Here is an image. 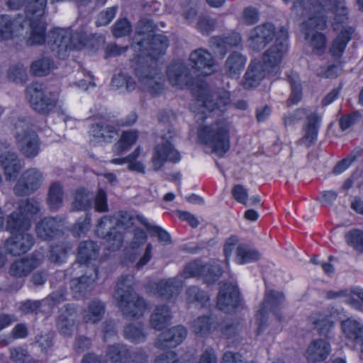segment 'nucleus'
<instances>
[{
  "instance_id": "obj_1",
  "label": "nucleus",
  "mask_w": 363,
  "mask_h": 363,
  "mask_svg": "<svg viewBox=\"0 0 363 363\" xmlns=\"http://www.w3.org/2000/svg\"><path fill=\"white\" fill-rule=\"evenodd\" d=\"M309 11L312 16L301 24L305 38L317 55H322L326 46L325 36L316 30L326 28L327 21L324 12H330L335 23H342L347 20V9L344 0H308Z\"/></svg>"
},
{
  "instance_id": "obj_2",
  "label": "nucleus",
  "mask_w": 363,
  "mask_h": 363,
  "mask_svg": "<svg viewBox=\"0 0 363 363\" xmlns=\"http://www.w3.org/2000/svg\"><path fill=\"white\" fill-rule=\"evenodd\" d=\"M135 277L131 274L122 275L118 280L113 295L123 315L127 318H139L146 309V302L134 290Z\"/></svg>"
},
{
  "instance_id": "obj_3",
  "label": "nucleus",
  "mask_w": 363,
  "mask_h": 363,
  "mask_svg": "<svg viewBox=\"0 0 363 363\" xmlns=\"http://www.w3.org/2000/svg\"><path fill=\"white\" fill-rule=\"evenodd\" d=\"M229 125L225 121H218L209 125L201 127L199 138L212 149V152L223 155L230 148Z\"/></svg>"
},
{
  "instance_id": "obj_4",
  "label": "nucleus",
  "mask_w": 363,
  "mask_h": 363,
  "mask_svg": "<svg viewBox=\"0 0 363 363\" xmlns=\"http://www.w3.org/2000/svg\"><path fill=\"white\" fill-rule=\"evenodd\" d=\"M148 59L150 60L149 63H146L143 58L136 59L134 70L140 87L152 95H158L163 90L164 79L157 69L156 60Z\"/></svg>"
},
{
  "instance_id": "obj_5",
  "label": "nucleus",
  "mask_w": 363,
  "mask_h": 363,
  "mask_svg": "<svg viewBox=\"0 0 363 363\" xmlns=\"http://www.w3.org/2000/svg\"><path fill=\"white\" fill-rule=\"evenodd\" d=\"M15 128L16 144L20 152L27 158L36 157L40 145L37 133L23 120L15 124Z\"/></svg>"
},
{
  "instance_id": "obj_6",
  "label": "nucleus",
  "mask_w": 363,
  "mask_h": 363,
  "mask_svg": "<svg viewBox=\"0 0 363 363\" xmlns=\"http://www.w3.org/2000/svg\"><path fill=\"white\" fill-rule=\"evenodd\" d=\"M26 93L33 108L39 113L47 115L56 106L57 96L53 93H46L43 84L33 82L26 89Z\"/></svg>"
},
{
  "instance_id": "obj_7",
  "label": "nucleus",
  "mask_w": 363,
  "mask_h": 363,
  "mask_svg": "<svg viewBox=\"0 0 363 363\" xmlns=\"http://www.w3.org/2000/svg\"><path fill=\"white\" fill-rule=\"evenodd\" d=\"M133 43L138 46L141 54L137 59L143 58L146 63L150 62L148 58L154 59L157 62L158 57L164 53L168 47L169 41L162 34H154L146 38H135Z\"/></svg>"
},
{
  "instance_id": "obj_8",
  "label": "nucleus",
  "mask_w": 363,
  "mask_h": 363,
  "mask_svg": "<svg viewBox=\"0 0 363 363\" xmlns=\"http://www.w3.org/2000/svg\"><path fill=\"white\" fill-rule=\"evenodd\" d=\"M175 135L174 129L169 128L167 133L162 135L161 143L155 146L152 158L155 170H159L167 161L172 162L179 161L180 155L172 143Z\"/></svg>"
},
{
  "instance_id": "obj_9",
  "label": "nucleus",
  "mask_w": 363,
  "mask_h": 363,
  "mask_svg": "<svg viewBox=\"0 0 363 363\" xmlns=\"http://www.w3.org/2000/svg\"><path fill=\"white\" fill-rule=\"evenodd\" d=\"M287 30L281 28L274 44L264 52L262 57V64L264 65L269 74H275L278 72L279 65L287 50Z\"/></svg>"
},
{
  "instance_id": "obj_10",
  "label": "nucleus",
  "mask_w": 363,
  "mask_h": 363,
  "mask_svg": "<svg viewBox=\"0 0 363 363\" xmlns=\"http://www.w3.org/2000/svg\"><path fill=\"white\" fill-rule=\"evenodd\" d=\"M74 40L69 31L63 29L54 30L48 35L50 48L60 59L66 58L71 50L79 48Z\"/></svg>"
},
{
  "instance_id": "obj_11",
  "label": "nucleus",
  "mask_w": 363,
  "mask_h": 363,
  "mask_svg": "<svg viewBox=\"0 0 363 363\" xmlns=\"http://www.w3.org/2000/svg\"><path fill=\"white\" fill-rule=\"evenodd\" d=\"M43 176L37 168L24 171L13 187V192L18 196H28L37 191L43 184Z\"/></svg>"
},
{
  "instance_id": "obj_12",
  "label": "nucleus",
  "mask_w": 363,
  "mask_h": 363,
  "mask_svg": "<svg viewBox=\"0 0 363 363\" xmlns=\"http://www.w3.org/2000/svg\"><path fill=\"white\" fill-rule=\"evenodd\" d=\"M285 297L282 292L274 290L266 291L262 308L256 314L257 334L259 335L267 325V309L274 311L284 301Z\"/></svg>"
},
{
  "instance_id": "obj_13",
  "label": "nucleus",
  "mask_w": 363,
  "mask_h": 363,
  "mask_svg": "<svg viewBox=\"0 0 363 363\" xmlns=\"http://www.w3.org/2000/svg\"><path fill=\"white\" fill-rule=\"evenodd\" d=\"M167 74L169 82L173 86L183 88L185 86H194V77L186 65L180 61L172 62L167 67Z\"/></svg>"
},
{
  "instance_id": "obj_14",
  "label": "nucleus",
  "mask_w": 363,
  "mask_h": 363,
  "mask_svg": "<svg viewBox=\"0 0 363 363\" xmlns=\"http://www.w3.org/2000/svg\"><path fill=\"white\" fill-rule=\"evenodd\" d=\"M198 101L201 103L202 106L211 112L216 109L221 110L229 103V94L224 91L208 92L201 86L199 90Z\"/></svg>"
},
{
  "instance_id": "obj_15",
  "label": "nucleus",
  "mask_w": 363,
  "mask_h": 363,
  "mask_svg": "<svg viewBox=\"0 0 363 363\" xmlns=\"http://www.w3.org/2000/svg\"><path fill=\"white\" fill-rule=\"evenodd\" d=\"M63 220L57 217H45L38 223L35 232L38 238L50 240L63 233Z\"/></svg>"
},
{
  "instance_id": "obj_16",
  "label": "nucleus",
  "mask_w": 363,
  "mask_h": 363,
  "mask_svg": "<svg viewBox=\"0 0 363 363\" xmlns=\"http://www.w3.org/2000/svg\"><path fill=\"white\" fill-rule=\"evenodd\" d=\"M33 236L28 233L11 234L5 242L6 252L13 256H20L30 250L34 245Z\"/></svg>"
},
{
  "instance_id": "obj_17",
  "label": "nucleus",
  "mask_w": 363,
  "mask_h": 363,
  "mask_svg": "<svg viewBox=\"0 0 363 363\" xmlns=\"http://www.w3.org/2000/svg\"><path fill=\"white\" fill-rule=\"evenodd\" d=\"M187 330L182 325L172 327L160 333L155 341V346L160 350L175 347L186 337Z\"/></svg>"
},
{
  "instance_id": "obj_18",
  "label": "nucleus",
  "mask_w": 363,
  "mask_h": 363,
  "mask_svg": "<svg viewBox=\"0 0 363 363\" xmlns=\"http://www.w3.org/2000/svg\"><path fill=\"white\" fill-rule=\"evenodd\" d=\"M274 27L271 23H264L255 27L250 33L249 43L254 50L263 49L274 37Z\"/></svg>"
},
{
  "instance_id": "obj_19",
  "label": "nucleus",
  "mask_w": 363,
  "mask_h": 363,
  "mask_svg": "<svg viewBox=\"0 0 363 363\" xmlns=\"http://www.w3.org/2000/svg\"><path fill=\"white\" fill-rule=\"evenodd\" d=\"M240 297L238 289L236 285L232 284H224L217 298V306L218 308L225 312H229L239 306Z\"/></svg>"
},
{
  "instance_id": "obj_20",
  "label": "nucleus",
  "mask_w": 363,
  "mask_h": 363,
  "mask_svg": "<svg viewBox=\"0 0 363 363\" xmlns=\"http://www.w3.org/2000/svg\"><path fill=\"white\" fill-rule=\"evenodd\" d=\"M189 61L192 69L202 75H209L213 72L215 62L212 55L206 50L199 48L191 52Z\"/></svg>"
},
{
  "instance_id": "obj_21",
  "label": "nucleus",
  "mask_w": 363,
  "mask_h": 363,
  "mask_svg": "<svg viewBox=\"0 0 363 363\" xmlns=\"http://www.w3.org/2000/svg\"><path fill=\"white\" fill-rule=\"evenodd\" d=\"M41 262L42 258L35 254L19 259L11 264L9 274L18 278L27 277L33 269L39 267Z\"/></svg>"
},
{
  "instance_id": "obj_22",
  "label": "nucleus",
  "mask_w": 363,
  "mask_h": 363,
  "mask_svg": "<svg viewBox=\"0 0 363 363\" xmlns=\"http://www.w3.org/2000/svg\"><path fill=\"white\" fill-rule=\"evenodd\" d=\"M242 42V35L237 31H232L225 35L213 36L209 40L210 47L218 50L223 57L226 54L227 48H238Z\"/></svg>"
},
{
  "instance_id": "obj_23",
  "label": "nucleus",
  "mask_w": 363,
  "mask_h": 363,
  "mask_svg": "<svg viewBox=\"0 0 363 363\" xmlns=\"http://www.w3.org/2000/svg\"><path fill=\"white\" fill-rule=\"evenodd\" d=\"M182 287L179 279L174 277L162 279L155 284V294L164 300H172L177 297Z\"/></svg>"
},
{
  "instance_id": "obj_24",
  "label": "nucleus",
  "mask_w": 363,
  "mask_h": 363,
  "mask_svg": "<svg viewBox=\"0 0 363 363\" xmlns=\"http://www.w3.org/2000/svg\"><path fill=\"white\" fill-rule=\"evenodd\" d=\"M0 164L8 181H14L22 168L18 155L12 151H6L0 155Z\"/></svg>"
},
{
  "instance_id": "obj_25",
  "label": "nucleus",
  "mask_w": 363,
  "mask_h": 363,
  "mask_svg": "<svg viewBox=\"0 0 363 363\" xmlns=\"http://www.w3.org/2000/svg\"><path fill=\"white\" fill-rule=\"evenodd\" d=\"M268 74L264 65L259 61H252L244 76L243 86L245 89L256 87Z\"/></svg>"
},
{
  "instance_id": "obj_26",
  "label": "nucleus",
  "mask_w": 363,
  "mask_h": 363,
  "mask_svg": "<svg viewBox=\"0 0 363 363\" xmlns=\"http://www.w3.org/2000/svg\"><path fill=\"white\" fill-rule=\"evenodd\" d=\"M330 351V344L325 340L318 339L312 342L308 346L306 357L311 363H317L324 361Z\"/></svg>"
},
{
  "instance_id": "obj_27",
  "label": "nucleus",
  "mask_w": 363,
  "mask_h": 363,
  "mask_svg": "<svg viewBox=\"0 0 363 363\" xmlns=\"http://www.w3.org/2000/svg\"><path fill=\"white\" fill-rule=\"evenodd\" d=\"M106 357L111 363H129L132 358V352L127 345L114 343L107 347Z\"/></svg>"
},
{
  "instance_id": "obj_28",
  "label": "nucleus",
  "mask_w": 363,
  "mask_h": 363,
  "mask_svg": "<svg viewBox=\"0 0 363 363\" xmlns=\"http://www.w3.org/2000/svg\"><path fill=\"white\" fill-rule=\"evenodd\" d=\"M91 270V272L89 274L86 273L72 281L71 288L75 294H78L79 296H83L90 291L93 288L94 283L98 279L96 267H92Z\"/></svg>"
},
{
  "instance_id": "obj_29",
  "label": "nucleus",
  "mask_w": 363,
  "mask_h": 363,
  "mask_svg": "<svg viewBox=\"0 0 363 363\" xmlns=\"http://www.w3.org/2000/svg\"><path fill=\"white\" fill-rule=\"evenodd\" d=\"M99 245L93 240H84L79 242L77 248V260L80 264H87L95 260L99 256Z\"/></svg>"
},
{
  "instance_id": "obj_30",
  "label": "nucleus",
  "mask_w": 363,
  "mask_h": 363,
  "mask_svg": "<svg viewBox=\"0 0 363 363\" xmlns=\"http://www.w3.org/2000/svg\"><path fill=\"white\" fill-rule=\"evenodd\" d=\"M30 226L29 218L18 211L11 213L6 220V228L11 234L27 233Z\"/></svg>"
},
{
  "instance_id": "obj_31",
  "label": "nucleus",
  "mask_w": 363,
  "mask_h": 363,
  "mask_svg": "<svg viewBox=\"0 0 363 363\" xmlns=\"http://www.w3.org/2000/svg\"><path fill=\"white\" fill-rule=\"evenodd\" d=\"M245 63L246 57L242 53L233 51L225 60L224 65L225 73L230 77H236L242 71Z\"/></svg>"
},
{
  "instance_id": "obj_32",
  "label": "nucleus",
  "mask_w": 363,
  "mask_h": 363,
  "mask_svg": "<svg viewBox=\"0 0 363 363\" xmlns=\"http://www.w3.org/2000/svg\"><path fill=\"white\" fill-rule=\"evenodd\" d=\"M172 318L170 308L167 305L157 306L150 315V325L156 330H162Z\"/></svg>"
},
{
  "instance_id": "obj_33",
  "label": "nucleus",
  "mask_w": 363,
  "mask_h": 363,
  "mask_svg": "<svg viewBox=\"0 0 363 363\" xmlns=\"http://www.w3.org/2000/svg\"><path fill=\"white\" fill-rule=\"evenodd\" d=\"M91 133L94 138L106 143H111L118 135L114 125L104 121L93 124Z\"/></svg>"
},
{
  "instance_id": "obj_34",
  "label": "nucleus",
  "mask_w": 363,
  "mask_h": 363,
  "mask_svg": "<svg viewBox=\"0 0 363 363\" xmlns=\"http://www.w3.org/2000/svg\"><path fill=\"white\" fill-rule=\"evenodd\" d=\"M343 333L346 338L354 344L362 341L363 338V324L352 318H347L341 323Z\"/></svg>"
},
{
  "instance_id": "obj_35",
  "label": "nucleus",
  "mask_w": 363,
  "mask_h": 363,
  "mask_svg": "<svg viewBox=\"0 0 363 363\" xmlns=\"http://www.w3.org/2000/svg\"><path fill=\"white\" fill-rule=\"evenodd\" d=\"M320 118L315 113L307 116V124L305 128V134L298 141L300 144H305L307 147L314 144L318 135V123Z\"/></svg>"
},
{
  "instance_id": "obj_36",
  "label": "nucleus",
  "mask_w": 363,
  "mask_h": 363,
  "mask_svg": "<svg viewBox=\"0 0 363 363\" xmlns=\"http://www.w3.org/2000/svg\"><path fill=\"white\" fill-rule=\"evenodd\" d=\"M75 310L70 305L64 306L60 311V315L57 320V326L60 332L66 336H70L73 328V320L70 316L74 313Z\"/></svg>"
},
{
  "instance_id": "obj_37",
  "label": "nucleus",
  "mask_w": 363,
  "mask_h": 363,
  "mask_svg": "<svg viewBox=\"0 0 363 363\" xmlns=\"http://www.w3.org/2000/svg\"><path fill=\"white\" fill-rule=\"evenodd\" d=\"M124 337L132 343L138 344L144 342L147 336L144 325L140 323H130L123 329Z\"/></svg>"
},
{
  "instance_id": "obj_38",
  "label": "nucleus",
  "mask_w": 363,
  "mask_h": 363,
  "mask_svg": "<svg viewBox=\"0 0 363 363\" xmlns=\"http://www.w3.org/2000/svg\"><path fill=\"white\" fill-rule=\"evenodd\" d=\"M63 187L58 182H53L50 184L47 196V203L50 210H58L63 203Z\"/></svg>"
},
{
  "instance_id": "obj_39",
  "label": "nucleus",
  "mask_w": 363,
  "mask_h": 363,
  "mask_svg": "<svg viewBox=\"0 0 363 363\" xmlns=\"http://www.w3.org/2000/svg\"><path fill=\"white\" fill-rule=\"evenodd\" d=\"M94 196L91 193L84 189L76 191L72 203L73 211H86L91 207Z\"/></svg>"
},
{
  "instance_id": "obj_40",
  "label": "nucleus",
  "mask_w": 363,
  "mask_h": 363,
  "mask_svg": "<svg viewBox=\"0 0 363 363\" xmlns=\"http://www.w3.org/2000/svg\"><path fill=\"white\" fill-rule=\"evenodd\" d=\"M104 313V303L99 300H94L90 302L88 309L85 311L84 320L87 323H95L102 319Z\"/></svg>"
},
{
  "instance_id": "obj_41",
  "label": "nucleus",
  "mask_w": 363,
  "mask_h": 363,
  "mask_svg": "<svg viewBox=\"0 0 363 363\" xmlns=\"http://www.w3.org/2000/svg\"><path fill=\"white\" fill-rule=\"evenodd\" d=\"M72 248V244L68 242H61L51 246L48 259L54 264H61L67 258V252Z\"/></svg>"
},
{
  "instance_id": "obj_42",
  "label": "nucleus",
  "mask_w": 363,
  "mask_h": 363,
  "mask_svg": "<svg viewBox=\"0 0 363 363\" xmlns=\"http://www.w3.org/2000/svg\"><path fill=\"white\" fill-rule=\"evenodd\" d=\"M137 138V131L130 130L123 132L119 141L113 147L114 153L117 155L123 154L136 142Z\"/></svg>"
},
{
  "instance_id": "obj_43",
  "label": "nucleus",
  "mask_w": 363,
  "mask_h": 363,
  "mask_svg": "<svg viewBox=\"0 0 363 363\" xmlns=\"http://www.w3.org/2000/svg\"><path fill=\"white\" fill-rule=\"evenodd\" d=\"M17 211L30 220L40 211V203L33 198L21 199L18 202Z\"/></svg>"
},
{
  "instance_id": "obj_44",
  "label": "nucleus",
  "mask_w": 363,
  "mask_h": 363,
  "mask_svg": "<svg viewBox=\"0 0 363 363\" xmlns=\"http://www.w3.org/2000/svg\"><path fill=\"white\" fill-rule=\"evenodd\" d=\"M54 68L53 61L48 57H43L34 61L30 66L31 72L38 77L48 75Z\"/></svg>"
},
{
  "instance_id": "obj_45",
  "label": "nucleus",
  "mask_w": 363,
  "mask_h": 363,
  "mask_svg": "<svg viewBox=\"0 0 363 363\" xmlns=\"http://www.w3.org/2000/svg\"><path fill=\"white\" fill-rule=\"evenodd\" d=\"M111 86L116 89L125 86L128 91H130L135 89L136 83L128 73L119 72L113 76Z\"/></svg>"
},
{
  "instance_id": "obj_46",
  "label": "nucleus",
  "mask_w": 363,
  "mask_h": 363,
  "mask_svg": "<svg viewBox=\"0 0 363 363\" xmlns=\"http://www.w3.org/2000/svg\"><path fill=\"white\" fill-rule=\"evenodd\" d=\"M15 21L9 15L0 16V41L11 39L16 30Z\"/></svg>"
},
{
  "instance_id": "obj_47",
  "label": "nucleus",
  "mask_w": 363,
  "mask_h": 363,
  "mask_svg": "<svg viewBox=\"0 0 363 363\" xmlns=\"http://www.w3.org/2000/svg\"><path fill=\"white\" fill-rule=\"evenodd\" d=\"M223 273L219 264L216 262L203 264L201 277L204 282L213 284L218 280Z\"/></svg>"
},
{
  "instance_id": "obj_48",
  "label": "nucleus",
  "mask_w": 363,
  "mask_h": 363,
  "mask_svg": "<svg viewBox=\"0 0 363 363\" xmlns=\"http://www.w3.org/2000/svg\"><path fill=\"white\" fill-rule=\"evenodd\" d=\"M237 262L240 264L258 260L259 252L245 245H240L237 247Z\"/></svg>"
},
{
  "instance_id": "obj_49",
  "label": "nucleus",
  "mask_w": 363,
  "mask_h": 363,
  "mask_svg": "<svg viewBox=\"0 0 363 363\" xmlns=\"http://www.w3.org/2000/svg\"><path fill=\"white\" fill-rule=\"evenodd\" d=\"M213 323L209 316H200L192 323V330L199 336L208 335L211 331Z\"/></svg>"
},
{
  "instance_id": "obj_50",
  "label": "nucleus",
  "mask_w": 363,
  "mask_h": 363,
  "mask_svg": "<svg viewBox=\"0 0 363 363\" xmlns=\"http://www.w3.org/2000/svg\"><path fill=\"white\" fill-rule=\"evenodd\" d=\"M48 0H30L26 6V16L29 19L43 16Z\"/></svg>"
},
{
  "instance_id": "obj_51",
  "label": "nucleus",
  "mask_w": 363,
  "mask_h": 363,
  "mask_svg": "<svg viewBox=\"0 0 363 363\" xmlns=\"http://www.w3.org/2000/svg\"><path fill=\"white\" fill-rule=\"evenodd\" d=\"M350 40V35L348 31L340 32L330 48L331 54L335 57H340Z\"/></svg>"
},
{
  "instance_id": "obj_52",
  "label": "nucleus",
  "mask_w": 363,
  "mask_h": 363,
  "mask_svg": "<svg viewBox=\"0 0 363 363\" xmlns=\"http://www.w3.org/2000/svg\"><path fill=\"white\" fill-rule=\"evenodd\" d=\"M155 29L156 26L152 20L147 18L141 19L138 23L136 33L133 39L137 38L138 39L149 38L153 35L152 33Z\"/></svg>"
},
{
  "instance_id": "obj_53",
  "label": "nucleus",
  "mask_w": 363,
  "mask_h": 363,
  "mask_svg": "<svg viewBox=\"0 0 363 363\" xmlns=\"http://www.w3.org/2000/svg\"><path fill=\"white\" fill-rule=\"evenodd\" d=\"M288 80L291 88V94L288 99V102L292 104H297L302 98V89L299 77L297 74H292L288 76Z\"/></svg>"
},
{
  "instance_id": "obj_54",
  "label": "nucleus",
  "mask_w": 363,
  "mask_h": 363,
  "mask_svg": "<svg viewBox=\"0 0 363 363\" xmlns=\"http://www.w3.org/2000/svg\"><path fill=\"white\" fill-rule=\"evenodd\" d=\"M107 249L111 251L118 250L123 245V235L116 228H112L104 237Z\"/></svg>"
},
{
  "instance_id": "obj_55",
  "label": "nucleus",
  "mask_w": 363,
  "mask_h": 363,
  "mask_svg": "<svg viewBox=\"0 0 363 363\" xmlns=\"http://www.w3.org/2000/svg\"><path fill=\"white\" fill-rule=\"evenodd\" d=\"M186 296L189 303L197 302L201 306L205 305L209 299L205 291L195 286H191L186 289Z\"/></svg>"
},
{
  "instance_id": "obj_56",
  "label": "nucleus",
  "mask_w": 363,
  "mask_h": 363,
  "mask_svg": "<svg viewBox=\"0 0 363 363\" xmlns=\"http://www.w3.org/2000/svg\"><path fill=\"white\" fill-rule=\"evenodd\" d=\"M346 242L354 250L363 253V232L359 230H352L345 235Z\"/></svg>"
},
{
  "instance_id": "obj_57",
  "label": "nucleus",
  "mask_w": 363,
  "mask_h": 363,
  "mask_svg": "<svg viewBox=\"0 0 363 363\" xmlns=\"http://www.w3.org/2000/svg\"><path fill=\"white\" fill-rule=\"evenodd\" d=\"M138 219L152 233L153 236L158 238L159 241L163 242L165 244L171 243V237L166 230L159 226L151 225L143 217H138Z\"/></svg>"
},
{
  "instance_id": "obj_58",
  "label": "nucleus",
  "mask_w": 363,
  "mask_h": 363,
  "mask_svg": "<svg viewBox=\"0 0 363 363\" xmlns=\"http://www.w3.org/2000/svg\"><path fill=\"white\" fill-rule=\"evenodd\" d=\"M7 78L16 83H23L26 80V69L21 64L11 66L7 71Z\"/></svg>"
},
{
  "instance_id": "obj_59",
  "label": "nucleus",
  "mask_w": 363,
  "mask_h": 363,
  "mask_svg": "<svg viewBox=\"0 0 363 363\" xmlns=\"http://www.w3.org/2000/svg\"><path fill=\"white\" fill-rule=\"evenodd\" d=\"M31 34L28 40L30 45H40L45 41V28L43 25L31 22Z\"/></svg>"
},
{
  "instance_id": "obj_60",
  "label": "nucleus",
  "mask_w": 363,
  "mask_h": 363,
  "mask_svg": "<svg viewBox=\"0 0 363 363\" xmlns=\"http://www.w3.org/2000/svg\"><path fill=\"white\" fill-rule=\"evenodd\" d=\"M313 324L320 335H326L333 327V323L328 315L318 314L313 318Z\"/></svg>"
},
{
  "instance_id": "obj_61",
  "label": "nucleus",
  "mask_w": 363,
  "mask_h": 363,
  "mask_svg": "<svg viewBox=\"0 0 363 363\" xmlns=\"http://www.w3.org/2000/svg\"><path fill=\"white\" fill-rule=\"evenodd\" d=\"M43 301L39 300H26L20 303L19 311L25 315H37L42 307Z\"/></svg>"
},
{
  "instance_id": "obj_62",
  "label": "nucleus",
  "mask_w": 363,
  "mask_h": 363,
  "mask_svg": "<svg viewBox=\"0 0 363 363\" xmlns=\"http://www.w3.org/2000/svg\"><path fill=\"white\" fill-rule=\"evenodd\" d=\"M11 359L15 363H32V358L28 350L21 347L10 350Z\"/></svg>"
},
{
  "instance_id": "obj_63",
  "label": "nucleus",
  "mask_w": 363,
  "mask_h": 363,
  "mask_svg": "<svg viewBox=\"0 0 363 363\" xmlns=\"http://www.w3.org/2000/svg\"><path fill=\"white\" fill-rule=\"evenodd\" d=\"M203 264L201 260L196 259L188 263L184 269L182 276L187 279L192 277H201Z\"/></svg>"
},
{
  "instance_id": "obj_64",
  "label": "nucleus",
  "mask_w": 363,
  "mask_h": 363,
  "mask_svg": "<svg viewBox=\"0 0 363 363\" xmlns=\"http://www.w3.org/2000/svg\"><path fill=\"white\" fill-rule=\"evenodd\" d=\"M140 216H135L128 211H120L118 214L116 225L118 227H121L124 229H128L133 226L135 220L138 219Z\"/></svg>"
}]
</instances>
